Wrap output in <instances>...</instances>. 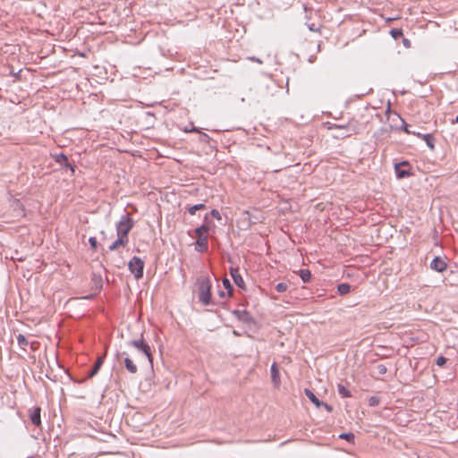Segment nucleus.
<instances>
[{"instance_id": "7ed1b4c3", "label": "nucleus", "mask_w": 458, "mask_h": 458, "mask_svg": "<svg viewBox=\"0 0 458 458\" xmlns=\"http://www.w3.org/2000/svg\"><path fill=\"white\" fill-rule=\"evenodd\" d=\"M210 230V226L208 225L203 224L202 225L194 229V233L196 235V250L199 252H205L208 248V233Z\"/></svg>"}, {"instance_id": "5701e85b", "label": "nucleus", "mask_w": 458, "mask_h": 458, "mask_svg": "<svg viewBox=\"0 0 458 458\" xmlns=\"http://www.w3.org/2000/svg\"><path fill=\"white\" fill-rule=\"evenodd\" d=\"M206 208L205 203H199L193 206H191L187 208L189 214L195 215L198 210H202Z\"/></svg>"}, {"instance_id": "58836bf2", "label": "nucleus", "mask_w": 458, "mask_h": 458, "mask_svg": "<svg viewBox=\"0 0 458 458\" xmlns=\"http://www.w3.org/2000/svg\"><path fill=\"white\" fill-rule=\"evenodd\" d=\"M321 407H324L327 412H331L333 411V407L324 402Z\"/></svg>"}, {"instance_id": "1a4fd4ad", "label": "nucleus", "mask_w": 458, "mask_h": 458, "mask_svg": "<svg viewBox=\"0 0 458 458\" xmlns=\"http://www.w3.org/2000/svg\"><path fill=\"white\" fill-rule=\"evenodd\" d=\"M105 358H106V355H101L99 356L95 364L93 365L92 369H90V371L88 373L87 377L81 380H79V381H76L77 383L79 384H82L84 383L87 379H89V378H92L93 377H95L98 372L99 371L100 368L102 367L103 363H104V360H105Z\"/></svg>"}, {"instance_id": "4be33fe9", "label": "nucleus", "mask_w": 458, "mask_h": 458, "mask_svg": "<svg viewBox=\"0 0 458 458\" xmlns=\"http://www.w3.org/2000/svg\"><path fill=\"white\" fill-rule=\"evenodd\" d=\"M299 276L304 283H308L311 279V273L309 269H301Z\"/></svg>"}, {"instance_id": "c9c22d12", "label": "nucleus", "mask_w": 458, "mask_h": 458, "mask_svg": "<svg viewBox=\"0 0 458 458\" xmlns=\"http://www.w3.org/2000/svg\"><path fill=\"white\" fill-rule=\"evenodd\" d=\"M122 244L120 243V241H118L117 239L109 246V250H117L119 247H121Z\"/></svg>"}, {"instance_id": "a878e982", "label": "nucleus", "mask_w": 458, "mask_h": 458, "mask_svg": "<svg viewBox=\"0 0 458 458\" xmlns=\"http://www.w3.org/2000/svg\"><path fill=\"white\" fill-rule=\"evenodd\" d=\"M223 285L224 287L227 290V294L228 296H232L233 294V287L230 282V280L228 278H224L223 279Z\"/></svg>"}, {"instance_id": "9b49d317", "label": "nucleus", "mask_w": 458, "mask_h": 458, "mask_svg": "<svg viewBox=\"0 0 458 458\" xmlns=\"http://www.w3.org/2000/svg\"><path fill=\"white\" fill-rule=\"evenodd\" d=\"M91 284L93 285L92 288L94 289L95 293L94 294H90L89 296H86L85 299H88V300L89 299H92L95 294L98 293L102 290L103 279H102L101 275L96 274V273H92V275H91Z\"/></svg>"}, {"instance_id": "20e7f679", "label": "nucleus", "mask_w": 458, "mask_h": 458, "mask_svg": "<svg viewBox=\"0 0 458 458\" xmlns=\"http://www.w3.org/2000/svg\"><path fill=\"white\" fill-rule=\"evenodd\" d=\"M129 346L136 348L138 351L142 352L144 356L148 359V362L152 365L153 363V355L151 352L150 346L143 338V334L140 335L139 339H133L127 343Z\"/></svg>"}, {"instance_id": "473e14b6", "label": "nucleus", "mask_w": 458, "mask_h": 458, "mask_svg": "<svg viewBox=\"0 0 458 458\" xmlns=\"http://www.w3.org/2000/svg\"><path fill=\"white\" fill-rule=\"evenodd\" d=\"M446 362H447V359L444 356H439L436 360V364L439 367L445 366L446 364Z\"/></svg>"}, {"instance_id": "f8f14e48", "label": "nucleus", "mask_w": 458, "mask_h": 458, "mask_svg": "<svg viewBox=\"0 0 458 458\" xmlns=\"http://www.w3.org/2000/svg\"><path fill=\"white\" fill-rule=\"evenodd\" d=\"M430 268L437 272H444L447 269V264L441 257H435L430 262Z\"/></svg>"}, {"instance_id": "f257e3e1", "label": "nucleus", "mask_w": 458, "mask_h": 458, "mask_svg": "<svg viewBox=\"0 0 458 458\" xmlns=\"http://www.w3.org/2000/svg\"><path fill=\"white\" fill-rule=\"evenodd\" d=\"M198 297L199 302L203 305L211 303V287L212 284L208 276H201L197 280Z\"/></svg>"}, {"instance_id": "39448f33", "label": "nucleus", "mask_w": 458, "mask_h": 458, "mask_svg": "<svg viewBox=\"0 0 458 458\" xmlns=\"http://www.w3.org/2000/svg\"><path fill=\"white\" fill-rule=\"evenodd\" d=\"M134 226V221L127 213L122 216L119 222L116 224L117 235L126 236Z\"/></svg>"}, {"instance_id": "e433bc0d", "label": "nucleus", "mask_w": 458, "mask_h": 458, "mask_svg": "<svg viewBox=\"0 0 458 458\" xmlns=\"http://www.w3.org/2000/svg\"><path fill=\"white\" fill-rule=\"evenodd\" d=\"M199 133H200V141L208 143L209 140H211V138L207 133H204L201 131Z\"/></svg>"}, {"instance_id": "dca6fc26", "label": "nucleus", "mask_w": 458, "mask_h": 458, "mask_svg": "<svg viewBox=\"0 0 458 458\" xmlns=\"http://www.w3.org/2000/svg\"><path fill=\"white\" fill-rule=\"evenodd\" d=\"M270 372H271V379H272V382H273L274 386L276 387H278L280 386V384H281V380H280V374H279L278 366H277V364L276 362H274L271 365Z\"/></svg>"}, {"instance_id": "b1692460", "label": "nucleus", "mask_w": 458, "mask_h": 458, "mask_svg": "<svg viewBox=\"0 0 458 458\" xmlns=\"http://www.w3.org/2000/svg\"><path fill=\"white\" fill-rule=\"evenodd\" d=\"M399 118H400V120H401V122H402L403 129V131H404L407 134L415 135V136H417V137H419V138L421 136V133H420V132H416V131H410V130H409V128H408V124L404 122V120H403V118H401L400 116H399Z\"/></svg>"}, {"instance_id": "f704fd0d", "label": "nucleus", "mask_w": 458, "mask_h": 458, "mask_svg": "<svg viewBox=\"0 0 458 458\" xmlns=\"http://www.w3.org/2000/svg\"><path fill=\"white\" fill-rule=\"evenodd\" d=\"M183 131L185 132H200L199 129L195 127L192 123H191V127H185L183 129Z\"/></svg>"}, {"instance_id": "72a5a7b5", "label": "nucleus", "mask_w": 458, "mask_h": 458, "mask_svg": "<svg viewBox=\"0 0 458 458\" xmlns=\"http://www.w3.org/2000/svg\"><path fill=\"white\" fill-rule=\"evenodd\" d=\"M89 245L93 250H97L98 249V241L95 237H89Z\"/></svg>"}, {"instance_id": "f3484780", "label": "nucleus", "mask_w": 458, "mask_h": 458, "mask_svg": "<svg viewBox=\"0 0 458 458\" xmlns=\"http://www.w3.org/2000/svg\"><path fill=\"white\" fill-rule=\"evenodd\" d=\"M304 394L317 408H320L322 406L323 402L320 401L310 389L305 388Z\"/></svg>"}, {"instance_id": "cd10ccee", "label": "nucleus", "mask_w": 458, "mask_h": 458, "mask_svg": "<svg viewBox=\"0 0 458 458\" xmlns=\"http://www.w3.org/2000/svg\"><path fill=\"white\" fill-rule=\"evenodd\" d=\"M17 342H18V344L22 347L23 349H25L26 346H28L29 344V342L28 340L26 339V337L21 335V334H19L17 335Z\"/></svg>"}, {"instance_id": "6ab92c4d", "label": "nucleus", "mask_w": 458, "mask_h": 458, "mask_svg": "<svg viewBox=\"0 0 458 458\" xmlns=\"http://www.w3.org/2000/svg\"><path fill=\"white\" fill-rule=\"evenodd\" d=\"M124 365H125L126 369L131 374H135L138 371L137 366L133 363V361L129 357H126L124 359Z\"/></svg>"}, {"instance_id": "a211bd4d", "label": "nucleus", "mask_w": 458, "mask_h": 458, "mask_svg": "<svg viewBox=\"0 0 458 458\" xmlns=\"http://www.w3.org/2000/svg\"><path fill=\"white\" fill-rule=\"evenodd\" d=\"M420 138H421L422 140H425L427 146L431 150H433L435 148V138L432 134H430V133L421 134V136Z\"/></svg>"}, {"instance_id": "37998d69", "label": "nucleus", "mask_w": 458, "mask_h": 458, "mask_svg": "<svg viewBox=\"0 0 458 458\" xmlns=\"http://www.w3.org/2000/svg\"><path fill=\"white\" fill-rule=\"evenodd\" d=\"M219 296L224 298L225 296V293L223 291H219Z\"/></svg>"}, {"instance_id": "a18cd8bd", "label": "nucleus", "mask_w": 458, "mask_h": 458, "mask_svg": "<svg viewBox=\"0 0 458 458\" xmlns=\"http://www.w3.org/2000/svg\"><path fill=\"white\" fill-rule=\"evenodd\" d=\"M394 19L393 18H388V21H394Z\"/></svg>"}, {"instance_id": "f03ea898", "label": "nucleus", "mask_w": 458, "mask_h": 458, "mask_svg": "<svg viewBox=\"0 0 458 458\" xmlns=\"http://www.w3.org/2000/svg\"><path fill=\"white\" fill-rule=\"evenodd\" d=\"M330 130H338V133L335 136L336 139H345L360 131V123L358 121L352 119L346 124H332Z\"/></svg>"}, {"instance_id": "393cba45", "label": "nucleus", "mask_w": 458, "mask_h": 458, "mask_svg": "<svg viewBox=\"0 0 458 458\" xmlns=\"http://www.w3.org/2000/svg\"><path fill=\"white\" fill-rule=\"evenodd\" d=\"M339 438L344 439L347 442H349L351 444H353L354 443V439H355V436H354V434H352L351 432H349V433H342V434H340Z\"/></svg>"}, {"instance_id": "0eeeda50", "label": "nucleus", "mask_w": 458, "mask_h": 458, "mask_svg": "<svg viewBox=\"0 0 458 458\" xmlns=\"http://www.w3.org/2000/svg\"><path fill=\"white\" fill-rule=\"evenodd\" d=\"M411 167L408 161H402L394 165V172L398 179L406 178L411 175Z\"/></svg>"}, {"instance_id": "49530a36", "label": "nucleus", "mask_w": 458, "mask_h": 458, "mask_svg": "<svg viewBox=\"0 0 458 458\" xmlns=\"http://www.w3.org/2000/svg\"><path fill=\"white\" fill-rule=\"evenodd\" d=\"M205 221L208 220V215L205 216V218H204Z\"/></svg>"}, {"instance_id": "c03bdc74", "label": "nucleus", "mask_w": 458, "mask_h": 458, "mask_svg": "<svg viewBox=\"0 0 458 458\" xmlns=\"http://www.w3.org/2000/svg\"><path fill=\"white\" fill-rule=\"evenodd\" d=\"M458 123V115H457V116L455 117V119L452 122V123Z\"/></svg>"}, {"instance_id": "423d86ee", "label": "nucleus", "mask_w": 458, "mask_h": 458, "mask_svg": "<svg viewBox=\"0 0 458 458\" xmlns=\"http://www.w3.org/2000/svg\"><path fill=\"white\" fill-rule=\"evenodd\" d=\"M128 268L134 277L138 280L143 277L144 261L137 256H134L128 263Z\"/></svg>"}, {"instance_id": "ea45409f", "label": "nucleus", "mask_w": 458, "mask_h": 458, "mask_svg": "<svg viewBox=\"0 0 458 458\" xmlns=\"http://www.w3.org/2000/svg\"><path fill=\"white\" fill-rule=\"evenodd\" d=\"M403 44L406 47H411V41L408 38H403Z\"/></svg>"}, {"instance_id": "c85d7f7f", "label": "nucleus", "mask_w": 458, "mask_h": 458, "mask_svg": "<svg viewBox=\"0 0 458 458\" xmlns=\"http://www.w3.org/2000/svg\"><path fill=\"white\" fill-rule=\"evenodd\" d=\"M368 403L371 407L378 406L380 403V397H378L377 395L370 396L369 398Z\"/></svg>"}, {"instance_id": "4468645a", "label": "nucleus", "mask_w": 458, "mask_h": 458, "mask_svg": "<svg viewBox=\"0 0 458 458\" xmlns=\"http://www.w3.org/2000/svg\"><path fill=\"white\" fill-rule=\"evenodd\" d=\"M231 276L234 282V284L241 289H245V283L242 276L240 275L239 269L231 267L230 268Z\"/></svg>"}, {"instance_id": "ddd939ff", "label": "nucleus", "mask_w": 458, "mask_h": 458, "mask_svg": "<svg viewBox=\"0 0 458 458\" xmlns=\"http://www.w3.org/2000/svg\"><path fill=\"white\" fill-rule=\"evenodd\" d=\"M41 408L37 406L34 407L32 410H30V420L32 424H34L37 427L41 426Z\"/></svg>"}, {"instance_id": "7c9ffc66", "label": "nucleus", "mask_w": 458, "mask_h": 458, "mask_svg": "<svg viewBox=\"0 0 458 458\" xmlns=\"http://www.w3.org/2000/svg\"><path fill=\"white\" fill-rule=\"evenodd\" d=\"M375 369L378 375H385L387 372V368L384 364H377Z\"/></svg>"}, {"instance_id": "bb28decb", "label": "nucleus", "mask_w": 458, "mask_h": 458, "mask_svg": "<svg viewBox=\"0 0 458 458\" xmlns=\"http://www.w3.org/2000/svg\"><path fill=\"white\" fill-rule=\"evenodd\" d=\"M390 35L392 38L395 40L399 39L400 38H403V33L402 29H392L390 30Z\"/></svg>"}, {"instance_id": "c756f323", "label": "nucleus", "mask_w": 458, "mask_h": 458, "mask_svg": "<svg viewBox=\"0 0 458 458\" xmlns=\"http://www.w3.org/2000/svg\"><path fill=\"white\" fill-rule=\"evenodd\" d=\"M288 288V284L284 282H281V283H278L276 284L275 286V289L278 292V293H284L287 290Z\"/></svg>"}, {"instance_id": "4c0bfd02", "label": "nucleus", "mask_w": 458, "mask_h": 458, "mask_svg": "<svg viewBox=\"0 0 458 458\" xmlns=\"http://www.w3.org/2000/svg\"><path fill=\"white\" fill-rule=\"evenodd\" d=\"M210 215L213 217H215L216 219H217V220H221L222 219L221 215H220V213H219V211L217 209H212L210 211Z\"/></svg>"}, {"instance_id": "2f4dec72", "label": "nucleus", "mask_w": 458, "mask_h": 458, "mask_svg": "<svg viewBox=\"0 0 458 458\" xmlns=\"http://www.w3.org/2000/svg\"><path fill=\"white\" fill-rule=\"evenodd\" d=\"M117 240L120 241L122 247H125L129 242L128 235H126V236L117 235Z\"/></svg>"}, {"instance_id": "9d476101", "label": "nucleus", "mask_w": 458, "mask_h": 458, "mask_svg": "<svg viewBox=\"0 0 458 458\" xmlns=\"http://www.w3.org/2000/svg\"><path fill=\"white\" fill-rule=\"evenodd\" d=\"M232 314L240 321L245 324L255 323V320L251 314L246 310H233Z\"/></svg>"}, {"instance_id": "412c9836", "label": "nucleus", "mask_w": 458, "mask_h": 458, "mask_svg": "<svg viewBox=\"0 0 458 458\" xmlns=\"http://www.w3.org/2000/svg\"><path fill=\"white\" fill-rule=\"evenodd\" d=\"M351 290V285L348 283H342L337 286V292L340 295L347 294Z\"/></svg>"}, {"instance_id": "a19ab883", "label": "nucleus", "mask_w": 458, "mask_h": 458, "mask_svg": "<svg viewBox=\"0 0 458 458\" xmlns=\"http://www.w3.org/2000/svg\"><path fill=\"white\" fill-rule=\"evenodd\" d=\"M248 59L250 60V61L256 62L258 64H262L263 63L259 58H258L256 56H249Z\"/></svg>"}, {"instance_id": "6e6552de", "label": "nucleus", "mask_w": 458, "mask_h": 458, "mask_svg": "<svg viewBox=\"0 0 458 458\" xmlns=\"http://www.w3.org/2000/svg\"><path fill=\"white\" fill-rule=\"evenodd\" d=\"M52 157L56 163L60 164L62 168L69 169L72 174H74L76 165L69 162L68 157L65 154L61 152L58 154H55Z\"/></svg>"}, {"instance_id": "2eb2a0df", "label": "nucleus", "mask_w": 458, "mask_h": 458, "mask_svg": "<svg viewBox=\"0 0 458 458\" xmlns=\"http://www.w3.org/2000/svg\"><path fill=\"white\" fill-rule=\"evenodd\" d=\"M11 207L14 212L15 217H24L25 216V208L23 204L20 201V199L13 200Z\"/></svg>"}, {"instance_id": "79ce46f5", "label": "nucleus", "mask_w": 458, "mask_h": 458, "mask_svg": "<svg viewBox=\"0 0 458 458\" xmlns=\"http://www.w3.org/2000/svg\"><path fill=\"white\" fill-rule=\"evenodd\" d=\"M308 27L311 31H318L319 30V28L316 27L314 23L309 24Z\"/></svg>"}, {"instance_id": "aec40b11", "label": "nucleus", "mask_w": 458, "mask_h": 458, "mask_svg": "<svg viewBox=\"0 0 458 458\" xmlns=\"http://www.w3.org/2000/svg\"><path fill=\"white\" fill-rule=\"evenodd\" d=\"M338 394L343 398H348L352 396L351 391L347 389L343 384H338L337 386Z\"/></svg>"}]
</instances>
